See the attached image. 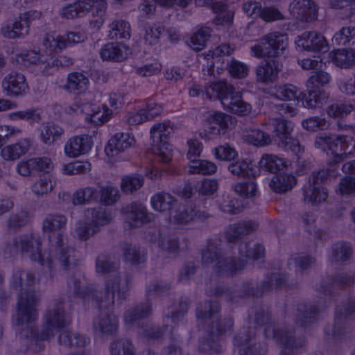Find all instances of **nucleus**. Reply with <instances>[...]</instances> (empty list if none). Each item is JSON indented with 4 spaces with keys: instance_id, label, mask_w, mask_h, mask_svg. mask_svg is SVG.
Returning a JSON list of instances; mask_svg holds the SVG:
<instances>
[{
    "instance_id": "nucleus-12",
    "label": "nucleus",
    "mask_w": 355,
    "mask_h": 355,
    "mask_svg": "<svg viewBox=\"0 0 355 355\" xmlns=\"http://www.w3.org/2000/svg\"><path fill=\"white\" fill-rule=\"evenodd\" d=\"M355 284V275L348 272L336 273L329 279L327 284H322L316 288V291L324 295L325 298L318 300L320 305L325 304L326 298L331 300L336 297L342 290L352 286Z\"/></svg>"
},
{
    "instance_id": "nucleus-27",
    "label": "nucleus",
    "mask_w": 355,
    "mask_h": 355,
    "mask_svg": "<svg viewBox=\"0 0 355 355\" xmlns=\"http://www.w3.org/2000/svg\"><path fill=\"white\" fill-rule=\"evenodd\" d=\"M303 106L308 109H316L326 104L329 100V94L323 89L307 88V94L300 93Z\"/></svg>"
},
{
    "instance_id": "nucleus-49",
    "label": "nucleus",
    "mask_w": 355,
    "mask_h": 355,
    "mask_svg": "<svg viewBox=\"0 0 355 355\" xmlns=\"http://www.w3.org/2000/svg\"><path fill=\"white\" fill-rule=\"evenodd\" d=\"M220 311V306L216 301H205L197 306L196 316L199 320L209 319Z\"/></svg>"
},
{
    "instance_id": "nucleus-54",
    "label": "nucleus",
    "mask_w": 355,
    "mask_h": 355,
    "mask_svg": "<svg viewBox=\"0 0 355 355\" xmlns=\"http://www.w3.org/2000/svg\"><path fill=\"white\" fill-rule=\"evenodd\" d=\"M330 75L322 69L312 71L311 76L306 81V88L320 89L330 82Z\"/></svg>"
},
{
    "instance_id": "nucleus-64",
    "label": "nucleus",
    "mask_w": 355,
    "mask_h": 355,
    "mask_svg": "<svg viewBox=\"0 0 355 355\" xmlns=\"http://www.w3.org/2000/svg\"><path fill=\"white\" fill-rule=\"evenodd\" d=\"M297 87L291 84L279 85L275 88L274 96L283 101H291L297 98Z\"/></svg>"
},
{
    "instance_id": "nucleus-30",
    "label": "nucleus",
    "mask_w": 355,
    "mask_h": 355,
    "mask_svg": "<svg viewBox=\"0 0 355 355\" xmlns=\"http://www.w3.org/2000/svg\"><path fill=\"white\" fill-rule=\"evenodd\" d=\"M31 145L32 142L29 138L21 139L14 144L6 146L2 148L1 155L3 159L7 161L18 159L28 151Z\"/></svg>"
},
{
    "instance_id": "nucleus-15",
    "label": "nucleus",
    "mask_w": 355,
    "mask_h": 355,
    "mask_svg": "<svg viewBox=\"0 0 355 355\" xmlns=\"http://www.w3.org/2000/svg\"><path fill=\"white\" fill-rule=\"evenodd\" d=\"M255 336V328L245 327L234 336V345L241 347L239 355H262L266 352L264 345L254 341Z\"/></svg>"
},
{
    "instance_id": "nucleus-50",
    "label": "nucleus",
    "mask_w": 355,
    "mask_h": 355,
    "mask_svg": "<svg viewBox=\"0 0 355 355\" xmlns=\"http://www.w3.org/2000/svg\"><path fill=\"white\" fill-rule=\"evenodd\" d=\"M216 165L207 160L193 161L188 167V172L191 174L211 175L216 173Z\"/></svg>"
},
{
    "instance_id": "nucleus-23",
    "label": "nucleus",
    "mask_w": 355,
    "mask_h": 355,
    "mask_svg": "<svg viewBox=\"0 0 355 355\" xmlns=\"http://www.w3.org/2000/svg\"><path fill=\"white\" fill-rule=\"evenodd\" d=\"M92 146V137L88 135H80L70 138L64 146L66 155L76 157L87 153Z\"/></svg>"
},
{
    "instance_id": "nucleus-55",
    "label": "nucleus",
    "mask_w": 355,
    "mask_h": 355,
    "mask_svg": "<svg viewBox=\"0 0 355 355\" xmlns=\"http://www.w3.org/2000/svg\"><path fill=\"white\" fill-rule=\"evenodd\" d=\"M244 137L249 143L254 146H263L271 141L270 137L268 134L258 129L246 130Z\"/></svg>"
},
{
    "instance_id": "nucleus-36",
    "label": "nucleus",
    "mask_w": 355,
    "mask_h": 355,
    "mask_svg": "<svg viewBox=\"0 0 355 355\" xmlns=\"http://www.w3.org/2000/svg\"><path fill=\"white\" fill-rule=\"evenodd\" d=\"M335 144H336V151L339 150L349 157H355L354 135H336Z\"/></svg>"
},
{
    "instance_id": "nucleus-31",
    "label": "nucleus",
    "mask_w": 355,
    "mask_h": 355,
    "mask_svg": "<svg viewBox=\"0 0 355 355\" xmlns=\"http://www.w3.org/2000/svg\"><path fill=\"white\" fill-rule=\"evenodd\" d=\"M135 143V139L128 134L116 133L108 141L105 151L108 155L114 156L130 148Z\"/></svg>"
},
{
    "instance_id": "nucleus-7",
    "label": "nucleus",
    "mask_w": 355,
    "mask_h": 355,
    "mask_svg": "<svg viewBox=\"0 0 355 355\" xmlns=\"http://www.w3.org/2000/svg\"><path fill=\"white\" fill-rule=\"evenodd\" d=\"M272 135L278 146L286 151L291 150L299 159L304 148L297 139L291 137L293 123L283 118H277L272 120Z\"/></svg>"
},
{
    "instance_id": "nucleus-40",
    "label": "nucleus",
    "mask_w": 355,
    "mask_h": 355,
    "mask_svg": "<svg viewBox=\"0 0 355 355\" xmlns=\"http://www.w3.org/2000/svg\"><path fill=\"white\" fill-rule=\"evenodd\" d=\"M91 111L87 113L85 119L94 124L95 125H101L105 122L107 121L112 112L105 105H103L102 109L97 105H89Z\"/></svg>"
},
{
    "instance_id": "nucleus-13",
    "label": "nucleus",
    "mask_w": 355,
    "mask_h": 355,
    "mask_svg": "<svg viewBox=\"0 0 355 355\" xmlns=\"http://www.w3.org/2000/svg\"><path fill=\"white\" fill-rule=\"evenodd\" d=\"M171 130L172 128L164 123H156L150 129L153 152L164 163L171 160V150L168 148V137Z\"/></svg>"
},
{
    "instance_id": "nucleus-51",
    "label": "nucleus",
    "mask_w": 355,
    "mask_h": 355,
    "mask_svg": "<svg viewBox=\"0 0 355 355\" xmlns=\"http://www.w3.org/2000/svg\"><path fill=\"white\" fill-rule=\"evenodd\" d=\"M353 110V105L348 102L337 101L327 108V114L329 117L337 119L348 115Z\"/></svg>"
},
{
    "instance_id": "nucleus-44",
    "label": "nucleus",
    "mask_w": 355,
    "mask_h": 355,
    "mask_svg": "<svg viewBox=\"0 0 355 355\" xmlns=\"http://www.w3.org/2000/svg\"><path fill=\"white\" fill-rule=\"evenodd\" d=\"M123 254L126 261L132 264L142 263L146 261V252L135 245L124 243Z\"/></svg>"
},
{
    "instance_id": "nucleus-37",
    "label": "nucleus",
    "mask_w": 355,
    "mask_h": 355,
    "mask_svg": "<svg viewBox=\"0 0 355 355\" xmlns=\"http://www.w3.org/2000/svg\"><path fill=\"white\" fill-rule=\"evenodd\" d=\"M211 34V29L209 27L202 26L190 37L188 44L194 51H200L205 49Z\"/></svg>"
},
{
    "instance_id": "nucleus-1",
    "label": "nucleus",
    "mask_w": 355,
    "mask_h": 355,
    "mask_svg": "<svg viewBox=\"0 0 355 355\" xmlns=\"http://www.w3.org/2000/svg\"><path fill=\"white\" fill-rule=\"evenodd\" d=\"M129 277L121 279L119 276L107 279L104 293L97 291L92 287H85L79 279L71 277L68 279V286L71 291L78 297L83 299L85 302H92L100 310L110 309L114 303L115 292L121 300H125L129 291Z\"/></svg>"
},
{
    "instance_id": "nucleus-20",
    "label": "nucleus",
    "mask_w": 355,
    "mask_h": 355,
    "mask_svg": "<svg viewBox=\"0 0 355 355\" xmlns=\"http://www.w3.org/2000/svg\"><path fill=\"white\" fill-rule=\"evenodd\" d=\"M292 15L302 21H311L318 17V6L313 0H293L290 5Z\"/></svg>"
},
{
    "instance_id": "nucleus-22",
    "label": "nucleus",
    "mask_w": 355,
    "mask_h": 355,
    "mask_svg": "<svg viewBox=\"0 0 355 355\" xmlns=\"http://www.w3.org/2000/svg\"><path fill=\"white\" fill-rule=\"evenodd\" d=\"M282 69V64L279 60H265L256 68L257 81L264 84L274 83L278 78Z\"/></svg>"
},
{
    "instance_id": "nucleus-11",
    "label": "nucleus",
    "mask_w": 355,
    "mask_h": 355,
    "mask_svg": "<svg viewBox=\"0 0 355 355\" xmlns=\"http://www.w3.org/2000/svg\"><path fill=\"white\" fill-rule=\"evenodd\" d=\"M40 300L35 290L21 292L17 302L15 324L20 326L24 323H31L37 318V306Z\"/></svg>"
},
{
    "instance_id": "nucleus-45",
    "label": "nucleus",
    "mask_w": 355,
    "mask_h": 355,
    "mask_svg": "<svg viewBox=\"0 0 355 355\" xmlns=\"http://www.w3.org/2000/svg\"><path fill=\"white\" fill-rule=\"evenodd\" d=\"M333 62L341 68H350L355 66V50L340 49L335 52Z\"/></svg>"
},
{
    "instance_id": "nucleus-18",
    "label": "nucleus",
    "mask_w": 355,
    "mask_h": 355,
    "mask_svg": "<svg viewBox=\"0 0 355 355\" xmlns=\"http://www.w3.org/2000/svg\"><path fill=\"white\" fill-rule=\"evenodd\" d=\"M232 117L221 112H214L210 114L205 120V135L208 139H213L220 135H224Z\"/></svg>"
},
{
    "instance_id": "nucleus-46",
    "label": "nucleus",
    "mask_w": 355,
    "mask_h": 355,
    "mask_svg": "<svg viewBox=\"0 0 355 355\" xmlns=\"http://www.w3.org/2000/svg\"><path fill=\"white\" fill-rule=\"evenodd\" d=\"M285 161L273 155H264L262 156L259 165L260 168L271 173H277L285 167Z\"/></svg>"
},
{
    "instance_id": "nucleus-8",
    "label": "nucleus",
    "mask_w": 355,
    "mask_h": 355,
    "mask_svg": "<svg viewBox=\"0 0 355 355\" xmlns=\"http://www.w3.org/2000/svg\"><path fill=\"white\" fill-rule=\"evenodd\" d=\"M13 245L17 250L28 256L32 261L47 266L51 272L53 261L49 257L45 259L42 254V239L38 234L31 233L17 236L13 239Z\"/></svg>"
},
{
    "instance_id": "nucleus-25",
    "label": "nucleus",
    "mask_w": 355,
    "mask_h": 355,
    "mask_svg": "<svg viewBox=\"0 0 355 355\" xmlns=\"http://www.w3.org/2000/svg\"><path fill=\"white\" fill-rule=\"evenodd\" d=\"M93 328L95 332L100 335H112L118 330V318L112 313L101 312L94 320Z\"/></svg>"
},
{
    "instance_id": "nucleus-17",
    "label": "nucleus",
    "mask_w": 355,
    "mask_h": 355,
    "mask_svg": "<svg viewBox=\"0 0 355 355\" xmlns=\"http://www.w3.org/2000/svg\"><path fill=\"white\" fill-rule=\"evenodd\" d=\"M355 318V300L349 297L343 302L336 311L333 336H340L345 333L344 327L347 322Z\"/></svg>"
},
{
    "instance_id": "nucleus-28",
    "label": "nucleus",
    "mask_w": 355,
    "mask_h": 355,
    "mask_svg": "<svg viewBox=\"0 0 355 355\" xmlns=\"http://www.w3.org/2000/svg\"><path fill=\"white\" fill-rule=\"evenodd\" d=\"M296 311L295 320L296 324L305 327L315 320L316 315L320 311V307L318 305L303 302L297 304Z\"/></svg>"
},
{
    "instance_id": "nucleus-48",
    "label": "nucleus",
    "mask_w": 355,
    "mask_h": 355,
    "mask_svg": "<svg viewBox=\"0 0 355 355\" xmlns=\"http://www.w3.org/2000/svg\"><path fill=\"white\" fill-rule=\"evenodd\" d=\"M64 133V130L58 125L47 123L40 132V138L46 144H52L59 139Z\"/></svg>"
},
{
    "instance_id": "nucleus-4",
    "label": "nucleus",
    "mask_w": 355,
    "mask_h": 355,
    "mask_svg": "<svg viewBox=\"0 0 355 355\" xmlns=\"http://www.w3.org/2000/svg\"><path fill=\"white\" fill-rule=\"evenodd\" d=\"M206 95L220 101L223 107L233 114L245 116L251 112V105L242 99L241 92L226 81L211 83L206 89Z\"/></svg>"
},
{
    "instance_id": "nucleus-34",
    "label": "nucleus",
    "mask_w": 355,
    "mask_h": 355,
    "mask_svg": "<svg viewBox=\"0 0 355 355\" xmlns=\"http://www.w3.org/2000/svg\"><path fill=\"white\" fill-rule=\"evenodd\" d=\"M177 202L175 197L166 192H159L151 198L153 208L160 212L170 211L176 206Z\"/></svg>"
},
{
    "instance_id": "nucleus-47",
    "label": "nucleus",
    "mask_w": 355,
    "mask_h": 355,
    "mask_svg": "<svg viewBox=\"0 0 355 355\" xmlns=\"http://www.w3.org/2000/svg\"><path fill=\"white\" fill-rule=\"evenodd\" d=\"M111 355H133L134 346L125 338H114L110 346Z\"/></svg>"
},
{
    "instance_id": "nucleus-41",
    "label": "nucleus",
    "mask_w": 355,
    "mask_h": 355,
    "mask_svg": "<svg viewBox=\"0 0 355 355\" xmlns=\"http://www.w3.org/2000/svg\"><path fill=\"white\" fill-rule=\"evenodd\" d=\"M58 341L64 347H85L89 342V339L77 333L64 331L60 334Z\"/></svg>"
},
{
    "instance_id": "nucleus-9",
    "label": "nucleus",
    "mask_w": 355,
    "mask_h": 355,
    "mask_svg": "<svg viewBox=\"0 0 355 355\" xmlns=\"http://www.w3.org/2000/svg\"><path fill=\"white\" fill-rule=\"evenodd\" d=\"M287 277L284 275L279 273L273 272L270 276L266 277L265 281L261 284V286L254 290V288H249L248 290H245L242 292L233 291L230 292L229 290H224L220 286H218L214 290V295H230V300H234L236 297H243L247 295H252L253 297H259L264 293H266L273 288H281L286 286Z\"/></svg>"
},
{
    "instance_id": "nucleus-2",
    "label": "nucleus",
    "mask_w": 355,
    "mask_h": 355,
    "mask_svg": "<svg viewBox=\"0 0 355 355\" xmlns=\"http://www.w3.org/2000/svg\"><path fill=\"white\" fill-rule=\"evenodd\" d=\"M67 223V217L60 214H47L43 220L42 230L50 233L49 240L51 250L55 260L64 270H72L80 263L75 250L68 245L67 237L60 231L64 229Z\"/></svg>"
},
{
    "instance_id": "nucleus-5",
    "label": "nucleus",
    "mask_w": 355,
    "mask_h": 355,
    "mask_svg": "<svg viewBox=\"0 0 355 355\" xmlns=\"http://www.w3.org/2000/svg\"><path fill=\"white\" fill-rule=\"evenodd\" d=\"M202 263L204 266L214 265V270L219 275L230 276L242 270L247 263L243 259L223 256L222 249L216 241L209 240L206 248L202 251Z\"/></svg>"
},
{
    "instance_id": "nucleus-33",
    "label": "nucleus",
    "mask_w": 355,
    "mask_h": 355,
    "mask_svg": "<svg viewBox=\"0 0 355 355\" xmlns=\"http://www.w3.org/2000/svg\"><path fill=\"white\" fill-rule=\"evenodd\" d=\"M297 183L296 178L291 174H279L274 176L270 187L276 193H284L291 190Z\"/></svg>"
},
{
    "instance_id": "nucleus-16",
    "label": "nucleus",
    "mask_w": 355,
    "mask_h": 355,
    "mask_svg": "<svg viewBox=\"0 0 355 355\" xmlns=\"http://www.w3.org/2000/svg\"><path fill=\"white\" fill-rule=\"evenodd\" d=\"M125 223L130 228L141 227L151 222L153 214L148 213L146 207L141 203L132 202L123 208Z\"/></svg>"
},
{
    "instance_id": "nucleus-24",
    "label": "nucleus",
    "mask_w": 355,
    "mask_h": 355,
    "mask_svg": "<svg viewBox=\"0 0 355 355\" xmlns=\"http://www.w3.org/2000/svg\"><path fill=\"white\" fill-rule=\"evenodd\" d=\"M296 43L303 49L311 51H326L327 43L324 37L317 32H304L297 37Z\"/></svg>"
},
{
    "instance_id": "nucleus-53",
    "label": "nucleus",
    "mask_w": 355,
    "mask_h": 355,
    "mask_svg": "<svg viewBox=\"0 0 355 355\" xmlns=\"http://www.w3.org/2000/svg\"><path fill=\"white\" fill-rule=\"evenodd\" d=\"M144 178L139 175H127L122 178L121 189L125 193H132L144 184Z\"/></svg>"
},
{
    "instance_id": "nucleus-60",
    "label": "nucleus",
    "mask_w": 355,
    "mask_h": 355,
    "mask_svg": "<svg viewBox=\"0 0 355 355\" xmlns=\"http://www.w3.org/2000/svg\"><path fill=\"white\" fill-rule=\"evenodd\" d=\"M302 125L307 131L316 132L327 130L329 124L324 118L315 116L304 119Z\"/></svg>"
},
{
    "instance_id": "nucleus-42",
    "label": "nucleus",
    "mask_w": 355,
    "mask_h": 355,
    "mask_svg": "<svg viewBox=\"0 0 355 355\" xmlns=\"http://www.w3.org/2000/svg\"><path fill=\"white\" fill-rule=\"evenodd\" d=\"M29 26L19 19L10 24L2 28L1 33L8 38L24 37L29 33Z\"/></svg>"
},
{
    "instance_id": "nucleus-10",
    "label": "nucleus",
    "mask_w": 355,
    "mask_h": 355,
    "mask_svg": "<svg viewBox=\"0 0 355 355\" xmlns=\"http://www.w3.org/2000/svg\"><path fill=\"white\" fill-rule=\"evenodd\" d=\"M233 325L234 322L232 318H219L212 321L207 337L200 341L199 350L205 353L220 352L222 347L219 343V337L231 330Z\"/></svg>"
},
{
    "instance_id": "nucleus-43",
    "label": "nucleus",
    "mask_w": 355,
    "mask_h": 355,
    "mask_svg": "<svg viewBox=\"0 0 355 355\" xmlns=\"http://www.w3.org/2000/svg\"><path fill=\"white\" fill-rule=\"evenodd\" d=\"M229 171L234 175L242 178H255L256 171L252 163L245 160H238L230 164Z\"/></svg>"
},
{
    "instance_id": "nucleus-58",
    "label": "nucleus",
    "mask_w": 355,
    "mask_h": 355,
    "mask_svg": "<svg viewBox=\"0 0 355 355\" xmlns=\"http://www.w3.org/2000/svg\"><path fill=\"white\" fill-rule=\"evenodd\" d=\"M96 268L98 273L105 274L116 270L119 265L110 256L101 254L96 258Z\"/></svg>"
},
{
    "instance_id": "nucleus-57",
    "label": "nucleus",
    "mask_w": 355,
    "mask_h": 355,
    "mask_svg": "<svg viewBox=\"0 0 355 355\" xmlns=\"http://www.w3.org/2000/svg\"><path fill=\"white\" fill-rule=\"evenodd\" d=\"M239 252L241 256L246 258L257 260L263 257L265 249L260 244H254L251 247L247 243H241L239 246Z\"/></svg>"
},
{
    "instance_id": "nucleus-21",
    "label": "nucleus",
    "mask_w": 355,
    "mask_h": 355,
    "mask_svg": "<svg viewBox=\"0 0 355 355\" xmlns=\"http://www.w3.org/2000/svg\"><path fill=\"white\" fill-rule=\"evenodd\" d=\"M2 86L10 96L23 95L28 90L24 75L15 71H12L6 76Z\"/></svg>"
},
{
    "instance_id": "nucleus-56",
    "label": "nucleus",
    "mask_w": 355,
    "mask_h": 355,
    "mask_svg": "<svg viewBox=\"0 0 355 355\" xmlns=\"http://www.w3.org/2000/svg\"><path fill=\"white\" fill-rule=\"evenodd\" d=\"M99 193H101L98 198L99 202L106 206L112 205L120 198L118 189L111 185L101 187Z\"/></svg>"
},
{
    "instance_id": "nucleus-39",
    "label": "nucleus",
    "mask_w": 355,
    "mask_h": 355,
    "mask_svg": "<svg viewBox=\"0 0 355 355\" xmlns=\"http://www.w3.org/2000/svg\"><path fill=\"white\" fill-rule=\"evenodd\" d=\"M151 314L152 306L150 302H146L128 311L125 313V321L127 324H132L137 320L149 317Z\"/></svg>"
},
{
    "instance_id": "nucleus-6",
    "label": "nucleus",
    "mask_w": 355,
    "mask_h": 355,
    "mask_svg": "<svg viewBox=\"0 0 355 355\" xmlns=\"http://www.w3.org/2000/svg\"><path fill=\"white\" fill-rule=\"evenodd\" d=\"M288 44V38L286 34L272 32L263 35L250 50L252 55L257 58L279 60L287 49Z\"/></svg>"
},
{
    "instance_id": "nucleus-52",
    "label": "nucleus",
    "mask_w": 355,
    "mask_h": 355,
    "mask_svg": "<svg viewBox=\"0 0 355 355\" xmlns=\"http://www.w3.org/2000/svg\"><path fill=\"white\" fill-rule=\"evenodd\" d=\"M355 39V26H349L343 27L339 31H338L332 38V42L334 44L338 46H346L349 45L351 42L354 43Z\"/></svg>"
},
{
    "instance_id": "nucleus-3",
    "label": "nucleus",
    "mask_w": 355,
    "mask_h": 355,
    "mask_svg": "<svg viewBox=\"0 0 355 355\" xmlns=\"http://www.w3.org/2000/svg\"><path fill=\"white\" fill-rule=\"evenodd\" d=\"M254 321L258 326L264 325L266 337L274 340L282 347L279 355H298L306 345V340L304 337L296 338L292 331L272 322L268 310L263 308L257 309L255 311Z\"/></svg>"
},
{
    "instance_id": "nucleus-61",
    "label": "nucleus",
    "mask_w": 355,
    "mask_h": 355,
    "mask_svg": "<svg viewBox=\"0 0 355 355\" xmlns=\"http://www.w3.org/2000/svg\"><path fill=\"white\" fill-rule=\"evenodd\" d=\"M336 135L322 133L316 136L315 146L324 151L327 150L336 152V144H335Z\"/></svg>"
},
{
    "instance_id": "nucleus-62",
    "label": "nucleus",
    "mask_w": 355,
    "mask_h": 355,
    "mask_svg": "<svg viewBox=\"0 0 355 355\" xmlns=\"http://www.w3.org/2000/svg\"><path fill=\"white\" fill-rule=\"evenodd\" d=\"M352 250L351 247L345 243H336L332 247L331 258L334 261H345L352 255Z\"/></svg>"
},
{
    "instance_id": "nucleus-59",
    "label": "nucleus",
    "mask_w": 355,
    "mask_h": 355,
    "mask_svg": "<svg viewBox=\"0 0 355 355\" xmlns=\"http://www.w3.org/2000/svg\"><path fill=\"white\" fill-rule=\"evenodd\" d=\"M35 275L29 271L20 270L16 272L12 277V286L15 289H21L24 285L29 286L35 283Z\"/></svg>"
},
{
    "instance_id": "nucleus-32",
    "label": "nucleus",
    "mask_w": 355,
    "mask_h": 355,
    "mask_svg": "<svg viewBox=\"0 0 355 355\" xmlns=\"http://www.w3.org/2000/svg\"><path fill=\"white\" fill-rule=\"evenodd\" d=\"M100 55L104 60L121 62L126 58V48L121 43H107L101 49Z\"/></svg>"
},
{
    "instance_id": "nucleus-29",
    "label": "nucleus",
    "mask_w": 355,
    "mask_h": 355,
    "mask_svg": "<svg viewBox=\"0 0 355 355\" xmlns=\"http://www.w3.org/2000/svg\"><path fill=\"white\" fill-rule=\"evenodd\" d=\"M89 85L87 76L80 72H71L67 75L64 89L69 93L80 94L85 93Z\"/></svg>"
},
{
    "instance_id": "nucleus-35",
    "label": "nucleus",
    "mask_w": 355,
    "mask_h": 355,
    "mask_svg": "<svg viewBox=\"0 0 355 355\" xmlns=\"http://www.w3.org/2000/svg\"><path fill=\"white\" fill-rule=\"evenodd\" d=\"M111 40H128L130 37V25L121 19L114 20L110 24L108 34Z\"/></svg>"
},
{
    "instance_id": "nucleus-63",
    "label": "nucleus",
    "mask_w": 355,
    "mask_h": 355,
    "mask_svg": "<svg viewBox=\"0 0 355 355\" xmlns=\"http://www.w3.org/2000/svg\"><path fill=\"white\" fill-rule=\"evenodd\" d=\"M194 205L180 207L175 212L173 218L178 224H187L193 221Z\"/></svg>"
},
{
    "instance_id": "nucleus-38",
    "label": "nucleus",
    "mask_w": 355,
    "mask_h": 355,
    "mask_svg": "<svg viewBox=\"0 0 355 355\" xmlns=\"http://www.w3.org/2000/svg\"><path fill=\"white\" fill-rule=\"evenodd\" d=\"M302 191L304 200L306 202L311 203L313 205H318L326 201L328 197L327 189H320L319 187L304 185Z\"/></svg>"
},
{
    "instance_id": "nucleus-26",
    "label": "nucleus",
    "mask_w": 355,
    "mask_h": 355,
    "mask_svg": "<svg viewBox=\"0 0 355 355\" xmlns=\"http://www.w3.org/2000/svg\"><path fill=\"white\" fill-rule=\"evenodd\" d=\"M258 227L259 223L253 220H243L232 224L227 230L226 239L230 243L235 242L238 239L253 233Z\"/></svg>"
},
{
    "instance_id": "nucleus-19",
    "label": "nucleus",
    "mask_w": 355,
    "mask_h": 355,
    "mask_svg": "<svg viewBox=\"0 0 355 355\" xmlns=\"http://www.w3.org/2000/svg\"><path fill=\"white\" fill-rule=\"evenodd\" d=\"M86 35L80 32H70L67 35L48 34L44 40V44L53 50H62L67 45L83 42Z\"/></svg>"
},
{
    "instance_id": "nucleus-14",
    "label": "nucleus",
    "mask_w": 355,
    "mask_h": 355,
    "mask_svg": "<svg viewBox=\"0 0 355 355\" xmlns=\"http://www.w3.org/2000/svg\"><path fill=\"white\" fill-rule=\"evenodd\" d=\"M70 323L71 319L65 313L62 304H58L46 313L45 325L38 338L41 340H46L54 336L55 331L65 327Z\"/></svg>"
}]
</instances>
